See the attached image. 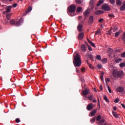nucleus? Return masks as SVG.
Returning <instances> with one entry per match:
<instances>
[{
    "mask_svg": "<svg viewBox=\"0 0 125 125\" xmlns=\"http://www.w3.org/2000/svg\"><path fill=\"white\" fill-rule=\"evenodd\" d=\"M108 16L111 18H114V14H108Z\"/></svg>",
    "mask_w": 125,
    "mask_h": 125,
    "instance_id": "8fccbe9b",
    "label": "nucleus"
},
{
    "mask_svg": "<svg viewBox=\"0 0 125 125\" xmlns=\"http://www.w3.org/2000/svg\"><path fill=\"white\" fill-rule=\"evenodd\" d=\"M119 100H120V99L119 98H117L116 99L114 100L115 103H119Z\"/></svg>",
    "mask_w": 125,
    "mask_h": 125,
    "instance_id": "a19ab883",
    "label": "nucleus"
},
{
    "mask_svg": "<svg viewBox=\"0 0 125 125\" xmlns=\"http://www.w3.org/2000/svg\"><path fill=\"white\" fill-rule=\"evenodd\" d=\"M94 21V18L93 16H90L88 20V23L89 25H92L93 24V22Z\"/></svg>",
    "mask_w": 125,
    "mask_h": 125,
    "instance_id": "39448f33",
    "label": "nucleus"
},
{
    "mask_svg": "<svg viewBox=\"0 0 125 125\" xmlns=\"http://www.w3.org/2000/svg\"><path fill=\"white\" fill-rule=\"evenodd\" d=\"M13 7H16L17 6V3H15L13 4Z\"/></svg>",
    "mask_w": 125,
    "mask_h": 125,
    "instance_id": "e2e57ef3",
    "label": "nucleus"
},
{
    "mask_svg": "<svg viewBox=\"0 0 125 125\" xmlns=\"http://www.w3.org/2000/svg\"><path fill=\"white\" fill-rule=\"evenodd\" d=\"M104 123H105V120L102 119L100 121L99 124H100V125H101V124H104Z\"/></svg>",
    "mask_w": 125,
    "mask_h": 125,
    "instance_id": "e433bc0d",
    "label": "nucleus"
},
{
    "mask_svg": "<svg viewBox=\"0 0 125 125\" xmlns=\"http://www.w3.org/2000/svg\"><path fill=\"white\" fill-rule=\"evenodd\" d=\"M85 62H86V63H87V65H88V67L90 69H92V70H93L94 69V67H93V66H92V65L91 64H90L89 62H88V61L87 60H85Z\"/></svg>",
    "mask_w": 125,
    "mask_h": 125,
    "instance_id": "f3484780",
    "label": "nucleus"
},
{
    "mask_svg": "<svg viewBox=\"0 0 125 125\" xmlns=\"http://www.w3.org/2000/svg\"><path fill=\"white\" fill-rule=\"evenodd\" d=\"M112 52L113 51V49L111 48H108V51L107 52Z\"/></svg>",
    "mask_w": 125,
    "mask_h": 125,
    "instance_id": "603ef678",
    "label": "nucleus"
},
{
    "mask_svg": "<svg viewBox=\"0 0 125 125\" xmlns=\"http://www.w3.org/2000/svg\"><path fill=\"white\" fill-rule=\"evenodd\" d=\"M112 114H113V116H114L115 118H116V119H119L120 116H119V114H118V113L116 112L112 111Z\"/></svg>",
    "mask_w": 125,
    "mask_h": 125,
    "instance_id": "a211bd4d",
    "label": "nucleus"
},
{
    "mask_svg": "<svg viewBox=\"0 0 125 125\" xmlns=\"http://www.w3.org/2000/svg\"><path fill=\"white\" fill-rule=\"evenodd\" d=\"M104 99L107 103H109V102H110V101H109V100H108V98H107V96H106V95H104Z\"/></svg>",
    "mask_w": 125,
    "mask_h": 125,
    "instance_id": "cd10ccee",
    "label": "nucleus"
},
{
    "mask_svg": "<svg viewBox=\"0 0 125 125\" xmlns=\"http://www.w3.org/2000/svg\"><path fill=\"white\" fill-rule=\"evenodd\" d=\"M103 2H104V0H100L98 2V3L97 4V6H100L101 5V4H102V3H103Z\"/></svg>",
    "mask_w": 125,
    "mask_h": 125,
    "instance_id": "bb28decb",
    "label": "nucleus"
},
{
    "mask_svg": "<svg viewBox=\"0 0 125 125\" xmlns=\"http://www.w3.org/2000/svg\"><path fill=\"white\" fill-rule=\"evenodd\" d=\"M81 72H82L83 73L85 72V68H84V67L81 68Z\"/></svg>",
    "mask_w": 125,
    "mask_h": 125,
    "instance_id": "a18cd8bd",
    "label": "nucleus"
},
{
    "mask_svg": "<svg viewBox=\"0 0 125 125\" xmlns=\"http://www.w3.org/2000/svg\"><path fill=\"white\" fill-rule=\"evenodd\" d=\"M77 30L78 32H83V25L79 23L77 26Z\"/></svg>",
    "mask_w": 125,
    "mask_h": 125,
    "instance_id": "9b49d317",
    "label": "nucleus"
},
{
    "mask_svg": "<svg viewBox=\"0 0 125 125\" xmlns=\"http://www.w3.org/2000/svg\"><path fill=\"white\" fill-rule=\"evenodd\" d=\"M125 88L122 86H119L116 88L117 92H124Z\"/></svg>",
    "mask_w": 125,
    "mask_h": 125,
    "instance_id": "6e6552de",
    "label": "nucleus"
},
{
    "mask_svg": "<svg viewBox=\"0 0 125 125\" xmlns=\"http://www.w3.org/2000/svg\"><path fill=\"white\" fill-rule=\"evenodd\" d=\"M86 57L87 58V59H90V60H93V55L91 54H88V53H87V54L86 55Z\"/></svg>",
    "mask_w": 125,
    "mask_h": 125,
    "instance_id": "f8f14e48",
    "label": "nucleus"
},
{
    "mask_svg": "<svg viewBox=\"0 0 125 125\" xmlns=\"http://www.w3.org/2000/svg\"><path fill=\"white\" fill-rule=\"evenodd\" d=\"M106 34L107 35H111V29H110L109 30L107 31L106 32Z\"/></svg>",
    "mask_w": 125,
    "mask_h": 125,
    "instance_id": "6e6d98bb",
    "label": "nucleus"
},
{
    "mask_svg": "<svg viewBox=\"0 0 125 125\" xmlns=\"http://www.w3.org/2000/svg\"><path fill=\"white\" fill-rule=\"evenodd\" d=\"M107 88L109 93H112V91L111 90V89L110 88V86H109V85L107 86Z\"/></svg>",
    "mask_w": 125,
    "mask_h": 125,
    "instance_id": "49530a36",
    "label": "nucleus"
},
{
    "mask_svg": "<svg viewBox=\"0 0 125 125\" xmlns=\"http://www.w3.org/2000/svg\"><path fill=\"white\" fill-rule=\"evenodd\" d=\"M84 37V34H83V32H81L79 33L78 34V39L80 41L83 40V37Z\"/></svg>",
    "mask_w": 125,
    "mask_h": 125,
    "instance_id": "9d476101",
    "label": "nucleus"
},
{
    "mask_svg": "<svg viewBox=\"0 0 125 125\" xmlns=\"http://www.w3.org/2000/svg\"><path fill=\"white\" fill-rule=\"evenodd\" d=\"M122 1L121 0H116V4L117 5H119V6H121L122 5Z\"/></svg>",
    "mask_w": 125,
    "mask_h": 125,
    "instance_id": "a878e982",
    "label": "nucleus"
},
{
    "mask_svg": "<svg viewBox=\"0 0 125 125\" xmlns=\"http://www.w3.org/2000/svg\"><path fill=\"white\" fill-rule=\"evenodd\" d=\"M123 41H125V33L123 34V36L122 37Z\"/></svg>",
    "mask_w": 125,
    "mask_h": 125,
    "instance_id": "5fc2aeb1",
    "label": "nucleus"
},
{
    "mask_svg": "<svg viewBox=\"0 0 125 125\" xmlns=\"http://www.w3.org/2000/svg\"><path fill=\"white\" fill-rule=\"evenodd\" d=\"M82 8L81 7H79L77 9V12H81V11H82Z\"/></svg>",
    "mask_w": 125,
    "mask_h": 125,
    "instance_id": "c9c22d12",
    "label": "nucleus"
},
{
    "mask_svg": "<svg viewBox=\"0 0 125 125\" xmlns=\"http://www.w3.org/2000/svg\"><path fill=\"white\" fill-rule=\"evenodd\" d=\"M91 46H93V47H94V48H95V47H96V46H95V44H94V43L92 42V43L90 44Z\"/></svg>",
    "mask_w": 125,
    "mask_h": 125,
    "instance_id": "09e8293b",
    "label": "nucleus"
},
{
    "mask_svg": "<svg viewBox=\"0 0 125 125\" xmlns=\"http://www.w3.org/2000/svg\"><path fill=\"white\" fill-rule=\"evenodd\" d=\"M11 8H12V6L10 5V6H7L6 8V12L7 13L10 12V10Z\"/></svg>",
    "mask_w": 125,
    "mask_h": 125,
    "instance_id": "4be33fe9",
    "label": "nucleus"
},
{
    "mask_svg": "<svg viewBox=\"0 0 125 125\" xmlns=\"http://www.w3.org/2000/svg\"><path fill=\"white\" fill-rule=\"evenodd\" d=\"M120 10L121 11H124V10H125V1L123 2V5L120 7Z\"/></svg>",
    "mask_w": 125,
    "mask_h": 125,
    "instance_id": "5701e85b",
    "label": "nucleus"
},
{
    "mask_svg": "<svg viewBox=\"0 0 125 125\" xmlns=\"http://www.w3.org/2000/svg\"><path fill=\"white\" fill-rule=\"evenodd\" d=\"M98 106L99 107V110H100V102H98Z\"/></svg>",
    "mask_w": 125,
    "mask_h": 125,
    "instance_id": "69168bd1",
    "label": "nucleus"
},
{
    "mask_svg": "<svg viewBox=\"0 0 125 125\" xmlns=\"http://www.w3.org/2000/svg\"><path fill=\"white\" fill-rule=\"evenodd\" d=\"M89 89H85L82 92V94L83 95H84V96H86V95H87V94H89Z\"/></svg>",
    "mask_w": 125,
    "mask_h": 125,
    "instance_id": "1a4fd4ad",
    "label": "nucleus"
},
{
    "mask_svg": "<svg viewBox=\"0 0 125 125\" xmlns=\"http://www.w3.org/2000/svg\"><path fill=\"white\" fill-rule=\"evenodd\" d=\"M32 11V7H29L28 9L25 11L26 14L27 13H29V12H30Z\"/></svg>",
    "mask_w": 125,
    "mask_h": 125,
    "instance_id": "7c9ffc66",
    "label": "nucleus"
},
{
    "mask_svg": "<svg viewBox=\"0 0 125 125\" xmlns=\"http://www.w3.org/2000/svg\"><path fill=\"white\" fill-rule=\"evenodd\" d=\"M111 4H115V0H109Z\"/></svg>",
    "mask_w": 125,
    "mask_h": 125,
    "instance_id": "79ce46f5",
    "label": "nucleus"
},
{
    "mask_svg": "<svg viewBox=\"0 0 125 125\" xmlns=\"http://www.w3.org/2000/svg\"><path fill=\"white\" fill-rule=\"evenodd\" d=\"M104 73L103 72H102L101 73V76H100V78H101V81H104V79H103V76H104Z\"/></svg>",
    "mask_w": 125,
    "mask_h": 125,
    "instance_id": "c85d7f7f",
    "label": "nucleus"
},
{
    "mask_svg": "<svg viewBox=\"0 0 125 125\" xmlns=\"http://www.w3.org/2000/svg\"><path fill=\"white\" fill-rule=\"evenodd\" d=\"M123 76H124V72H123V70L118 71V77L119 78H122Z\"/></svg>",
    "mask_w": 125,
    "mask_h": 125,
    "instance_id": "aec40b11",
    "label": "nucleus"
},
{
    "mask_svg": "<svg viewBox=\"0 0 125 125\" xmlns=\"http://www.w3.org/2000/svg\"><path fill=\"white\" fill-rule=\"evenodd\" d=\"M90 6H91V9L94 8V3H93V0H91L89 3Z\"/></svg>",
    "mask_w": 125,
    "mask_h": 125,
    "instance_id": "412c9836",
    "label": "nucleus"
},
{
    "mask_svg": "<svg viewBox=\"0 0 125 125\" xmlns=\"http://www.w3.org/2000/svg\"><path fill=\"white\" fill-rule=\"evenodd\" d=\"M5 23L7 25V24H9V21H8L7 20H5Z\"/></svg>",
    "mask_w": 125,
    "mask_h": 125,
    "instance_id": "680f3d73",
    "label": "nucleus"
},
{
    "mask_svg": "<svg viewBox=\"0 0 125 125\" xmlns=\"http://www.w3.org/2000/svg\"><path fill=\"white\" fill-rule=\"evenodd\" d=\"M96 59H97V60H101V56L97 55L96 56Z\"/></svg>",
    "mask_w": 125,
    "mask_h": 125,
    "instance_id": "72a5a7b5",
    "label": "nucleus"
},
{
    "mask_svg": "<svg viewBox=\"0 0 125 125\" xmlns=\"http://www.w3.org/2000/svg\"><path fill=\"white\" fill-rule=\"evenodd\" d=\"M121 106L123 107V108H124V109H125V105H124V104H122Z\"/></svg>",
    "mask_w": 125,
    "mask_h": 125,
    "instance_id": "774afa93",
    "label": "nucleus"
},
{
    "mask_svg": "<svg viewBox=\"0 0 125 125\" xmlns=\"http://www.w3.org/2000/svg\"><path fill=\"white\" fill-rule=\"evenodd\" d=\"M102 9L105 11H110L111 10V8L107 4H104L102 6Z\"/></svg>",
    "mask_w": 125,
    "mask_h": 125,
    "instance_id": "7ed1b4c3",
    "label": "nucleus"
},
{
    "mask_svg": "<svg viewBox=\"0 0 125 125\" xmlns=\"http://www.w3.org/2000/svg\"><path fill=\"white\" fill-rule=\"evenodd\" d=\"M11 15H12V13H8L6 15L7 20H10L11 19Z\"/></svg>",
    "mask_w": 125,
    "mask_h": 125,
    "instance_id": "dca6fc26",
    "label": "nucleus"
},
{
    "mask_svg": "<svg viewBox=\"0 0 125 125\" xmlns=\"http://www.w3.org/2000/svg\"><path fill=\"white\" fill-rule=\"evenodd\" d=\"M97 112V109H94L91 113H90V116L91 117H94L95 116V114Z\"/></svg>",
    "mask_w": 125,
    "mask_h": 125,
    "instance_id": "2eb2a0df",
    "label": "nucleus"
},
{
    "mask_svg": "<svg viewBox=\"0 0 125 125\" xmlns=\"http://www.w3.org/2000/svg\"><path fill=\"white\" fill-rule=\"evenodd\" d=\"M89 14V9H87L83 13V15H84L85 20H86V19H87V17H88Z\"/></svg>",
    "mask_w": 125,
    "mask_h": 125,
    "instance_id": "20e7f679",
    "label": "nucleus"
},
{
    "mask_svg": "<svg viewBox=\"0 0 125 125\" xmlns=\"http://www.w3.org/2000/svg\"><path fill=\"white\" fill-rule=\"evenodd\" d=\"M77 73H80V69H78V68H76Z\"/></svg>",
    "mask_w": 125,
    "mask_h": 125,
    "instance_id": "0e129e2a",
    "label": "nucleus"
},
{
    "mask_svg": "<svg viewBox=\"0 0 125 125\" xmlns=\"http://www.w3.org/2000/svg\"><path fill=\"white\" fill-rule=\"evenodd\" d=\"M121 57H125V52H123L121 54Z\"/></svg>",
    "mask_w": 125,
    "mask_h": 125,
    "instance_id": "4d7b16f0",
    "label": "nucleus"
},
{
    "mask_svg": "<svg viewBox=\"0 0 125 125\" xmlns=\"http://www.w3.org/2000/svg\"><path fill=\"white\" fill-rule=\"evenodd\" d=\"M112 125L111 124H107V123H105L104 125Z\"/></svg>",
    "mask_w": 125,
    "mask_h": 125,
    "instance_id": "338daca9",
    "label": "nucleus"
},
{
    "mask_svg": "<svg viewBox=\"0 0 125 125\" xmlns=\"http://www.w3.org/2000/svg\"><path fill=\"white\" fill-rule=\"evenodd\" d=\"M76 2L77 4H81L82 3V1L81 0H76Z\"/></svg>",
    "mask_w": 125,
    "mask_h": 125,
    "instance_id": "4c0bfd02",
    "label": "nucleus"
},
{
    "mask_svg": "<svg viewBox=\"0 0 125 125\" xmlns=\"http://www.w3.org/2000/svg\"><path fill=\"white\" fill-rule=\"evenodd\" d=\"M96 120L98 122H99V121H100V120H101V116L100 115H98L97 117Z\"/></svg>",
    "mask_w": 125,
    "mask_h": 125,
    "instance_id": "473e14b6",
    "label": "nucleus"
},
{
    "mask_svg": "<svg viewBox=\"0 0 125 125\" xmlns=\"http://www.w3.org/2000/svg\"><path fill=\"white\" fill-rule=\"evenodd\" d=\"M69 12L70 13H74L76 11V5L74 4L69 6L68 7Z\"/></svg>",
    "mask_w": 125,
    "mask_h": 125,
    "instance_id": "f03ea898",
    "label": "nucleus"
},
{
    "mask_svg": "<svg viewBox=\"0 0 125 125\" xmlns=\"http://www.w3.org/2000/svg\"><path fill=\"white\" fill-rule=\"evenodd\" d=\"M15 121H16V123H20V119H19V118L16 119Z\"/></svg>",
    "mask_w": 125,
    "mask_h": 125,
    "instance_id": "864d4df0",
    "label": "nucleus"
},
{
    "mask_svg": "<svg viewBox=\"0 0 125 125\" xmlns=\"http://www.w3.org/2000/svg\"><path fill=\"white\" fill-rule=\"evenodd\" d=\"M97 67L98 69H101V68H102V65L101 64H98Z\"/></svg>",
    "mask_w": 125,
    "mask_h": 125,
    "instance_id": "de8ad7c7",
    "label": "nucleus"
},
{
    "mask_svg": "<svg viewBox=\"0 0 125 125\" xmlns=\"http://www.w3.org/2000/svg\"><path fill=\"white\" fill-rule=\"evenodd\" d=\"M23 23V19L22 18H21L19 21H17L16 22V26L17 27H19V26H21V23Z\"/></svg>",
    "mask_w": 125,
    "mask_h": 125,
    "instance_id": "0eeeda50",
    "label": "nucleus"
},
{
    "mask_svg": "<svg viewBox=\"0 0 125 125\" xmlns=\"http://www.w3.org/2000/svg\"><path fill=\"white\" fill-rule=\"evenodd\" d=\"M86 109L87 111H91L93 109V104H89L86 106Z\"/></svg>",
    "mask_w": 125,
    "mask_h": 125,
    "instance_id": "423d86ee",
    "label": "nucleus"
},
{
    "mask_svg": "<svg viewBox=\"0 0 125 125\" xmlns=\"http://www.w3.org/2000/svg\"><path fill=\"white\" fill-rule=\"evenodd\" d=\"M87 47L88 48V50H89V51H92V48H91L89 45H87Z\"/></svg>",
    "mask_w": 125,
    "mask_h": 125,
    "instance_id": "c03bdc74",
    "label": "nucleus"
},
{
    "mask_svg": "<svg viewBox=\"0 0 125 125\" xmlns=\"http://www.w3.org/2000/svg\"><path fill=\"white\" fill-rule=\"evenodd\" d=\"M10 24H11V25H15L16 24V22H15V20H14V19H11L10 21Z\"/></svg>",
    "mask_w": 125,
    "mask_h": 125,
    "instance_id": "393cba45",
    "label": "nucleus"
},
{
    "mask_svg": "<svg viewBox=\"0 0 125 125\" xmlns=\"http://www.w3.org/2000/svg\"><path fill=\"white\" fill-rule=\"evenodd\" d=\"M103 21H104V19H103V18H102V19H100V20H99V23H101V22H103Z\"/></svg>",
    "mask_w": 125,
    "mask_h": 125,
    "instance_id": "3c124183",
    "label": "nucleus"
},
{
    "mask_svg": "<svg viewBox=\"0 0 125 125\" xmlns=\"http://www.w3.org/2000/svg\"><path fill=\"white\" fill-rule=\"evenodd\" d=\"M73 64L75 67H80L82 65V60L79 54H76L74 57V61H73Z\"/></svg>",
    "mask_w": 125,
    "mask_h": 125,
    "instance_id": "f257e3e1",
    "label": "nucleus"
},
{
    "mask_svg": "<svg viewBox=\"0 0 125 125\" xmlns=\"http://www.w3.org/2000/svg\"><path fill=\"white\" fill-rule=\"evenodd\" d=\"M88 99L89 100L91 101V100H92V99H94V96L93 95H90L88 96Z\"/></svg>",
    "mask_w": 125,
    "mask_h": 125,
    "instance_id": "c756f323",
    "label": "nucleus"
},
{
    "mask_svg": "<svg viewBox=\"0 0 125 125\" xmlns=\"http://www.w3.org/2000/svg\"><path fill=\"white\" fill-rule=\"evenodd\" d=\"M119 66H120V68H123V67H125V62H122L119 64Z\"/></svg>",
    "mask_w": 125,
    "mask_h": 125,
    "instance_id": "2f4dec72",
    "label": "nucleus"
},
{
    "mask_svg": "<svg viewBox=\"0 0 125 125\" xmlns=\"http://www.w3.org/2000/svg\"><path fill=\"white\" fill-rule=\"evenodd\" d=\"M112 75H113V77H114L115 78H118V77H119L118 71H113V72L112 73Z\"/></svg>",
    "mask_w": 125,
    "mask_h": 125,
    "instance_id": "4468645a",
    "label": "nucleus"
},
{
    "mask_svg": "<svg viewBox=\"0 0 125 125\" xmlns=\"http://www.w3.org/2000/svg\"><path fill=\"white\" fill-rule=\"evenodd\" d=\"M120 61H122V59H117L115 60L116 63H120Z\"/></svg>",
    "mask_w": 125,
    "mask_h": 125,
    "instance_id": "f704fd0d",
    "label": "nucleus"
},
{
    "mask_svg": "<svg viewBox=\"0 0 125 125\" xmlns=\"http://www.w3.org/2000/svg\"><path fill=\"white\" fill-rule=\"evenodd\" d=\"M107 82H110V79L109 78L105 79V83H107Z\"/></svg>",
    "mask_w": 125,
    "mask_h": 125,
    "instance_id": "13d9d810",
    "label": "nucleus"
},
{
    "mask_svg": "<svg viewBox=\"0 0 125 125\" xmlns=\"http://www.w3.org/2000/svg\"><path fill=\"white\" fill-rule=\"evenodd\" d=\"M102 61L103 63H106L107 62V59L104 58L102 60Z\"/></svg>",
    "mask_w": 125,
    "mask_h": 125,
    "instance_id": "37998d69",
    "label": "nucleus"
},
{
    "mask_svg": "<svg viewBox=\"0 0 125 125\" xmlns=\"http://www.w3.org/2000/svg\"><path fill=\"white\" fill-rule=\"evenodd\" d=\"M95 120H96V118L95 117H93L92 118L91 120H90V122L91 123H94L95 122Z\"/></svg>",
    "mask_w": 125,
    "mask_h": 125,
    "instance_id": "58836bf2",
    "label": "nucleus"
},
{
    "mask_svg": "<svg viewBox=\"0 0 125 125\" xmlns=\"http://www.w3.org/2000/svg\"><path fill=\"white\" fill-rule=\"evenodd\" d=\"M104 13V11L102 10H97L95 12V15H99V14H103Z\"/></svg>",
    "mask_w": 125,
    "mask_h": 125,
    "instance_id": "ddd939ff",
    "label": "nucleus"
},
{
    "mask_svg": "<svg viewBox=\"0 0 125 125\" xmlns=\"http://www.w3.org/2000/svg\"><path fill=\"white\" fill-rule=\"evenodd\" d=\"M100 89L101 91L103 90V87L102 86V85H100Z\"/></svg>",
    "mask_w": 125,
    "mask_h": 125,
    "instance_id": "bf43d9fd",
    "label": "nucleus"
},
{
    "mask_svg": "<svg viewBox=\"0 0 125 125\" xmlns=\"http://www.w3.org/2000/svg\"><path fill=\"white\" fill-rule=\"evenodd\" d=\"M121 33H122V30H119L118 32H117L116 33H115L114 37L115 38H118L120 35V34H121Z\"/></svg>",
    "mask_w": 125,
    "mask_h": 125,
    "instance_id": "b1692460",
    "label": "nucleus"
},
{
    "mask_svg": "<svg viewBox=\"0 0 125 125\" xmlns=\"http://www.w3.org/2000/svg\"><path fill=\"white\" fill-rule=\"evenodd\" d=\"M81 50H82V51H83L84 52H85V51H86V46H85V45L83 44L81 46Z\"/></svg>",
    "mask_w": 125,
    "mask_h": 125,
    "instance_id": "6ab92c4d",
    "label": "nucleus"
},
{
    "mask_svg": "<svg viewBox=\"0 0 125 125\" xmlns=\"http://www.w3.org/2000/svg\"><path fill=\"white\" fill-rule=\"evenodd\" d=\"M101 33V31L100 30H98L95 32V35L97 36V35H99V34H100Z\"/></svg>",
    "mask_w": 125,
    "mask_h": 125,
    "instance_id": "ea45409f",
    "label": "nucleus"
},
{
    "mask_svg": "<svg viewBox=\"0 0 125 125\" xmlns=\"http://www.w3.org/2000/svg\"><path fill=\"white\" fill-rule=\"evenodd\" d=\"M12 87H13V88H15V87H16V85H15V84H12Z\"/></svg>",
    "mask_w": 125,
    "mask_h": 125,
    "instance_id": "052dcab7",
    "label": "nucleus"
}]
</instances>
